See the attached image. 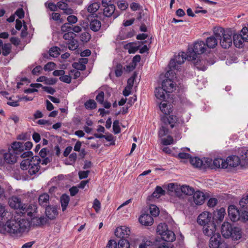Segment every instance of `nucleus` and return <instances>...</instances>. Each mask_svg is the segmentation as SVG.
<instances>
[{"instance_id":"nucleus-1","label":"nucleus","mask_w":248,"mask_h":248,"mask_svg":"<svg viewBox=\"0 0 248 248\" xmlns=\"http://www.w3.org/2000/svg\"><path fill=\"white\" fill-rule=\"evenodd\" d=\"M30 227V221L21 217L8 220L3 228L11 235H21Z\"/></svg>"},{"instance_id":"nucleus-2","label":"nucleus","mask_w":248,"mask_h":248,"mask_svg":"<svg viewBox=\"0 0 248 248\" xmlns=\"http://www.w3.org/2000/svg\"><path fill=\"white\" fill-rule=\"evenodd\" d=\"M213 33L216 37L219 40L221 47L224 49L229 48L232 45V32L230 30H225L220 27L214 28Z\"/></svg>"},{"instance_id":"nucleus-3","label":"nucleus","mask_w":248,"mask_h":248,"mask_svg":"<svg viewBox=\"0 0 248 248\" xmlns=\"http://www.w3.org/2000/svg\"><path fill=\"white\" fill-rule=\"evenodd\" d=\"M41 159L40 157L35 155L31 157V160L26 159L23 160L20 164V167L23 170H28V172L31 175L36 174L40 169Z\"/></svg>"},{"instance_id":"nucleus-4","label":"nucleus","mask_w":248,"mask_h":248,"mask_svg":"<svg viewBox=\"0 0 248 248\" xmlns=\"http://www.w3.org/2000/svg\"><path fill=\"white\" fill-rule=\"evenodd\" d=\"M221 233L225 238L231 237L234 240H238L242 236L241 229L237 227H232V225L228 222H225L222 225Z\"/></svg>"},{"instance_id":"nucleus-5","label":"nucleus","mask_w":248,"mask_h":248,"mask_svg":"<svg viewBox=\"0 0 248 248\" xmlns=\"http://www.w3.org/2000/svg\"><path fill=\"white\" fill-rule=\"evenodd\" d=\"M206 50V46L204 41L198 40L187 49L188 58L191 61H196L198 55L203 54Z\"/></svg>"},{"instance_id":"nucleus-6","label":"nucleus","mask_w":248,"mask_h":248,"mask_svg":"<svg viewBox=\"0 0 248 248\" xmlns=\"http://www.w3.org/2000/svg\"><path fill=\"white\" fill-rule=\"evenodd\" d=\"M156 232L164 241L171 242L176 239L174 233L168 229L167 225L165 223L159 224L157 227Z\"/></svg>"},{"instance_id":"nucleus-7","label":"nucleus","mask_w":248,"mask_h":248,"mask_svg":"<svg viewBox=\"0 0 248 248\" xmlns=\"http://www.w3.org/2000/svg\"><path fill=\"white\" fill-rule=\"evenodd\" d=\"M165 77L166 78L162 81V86L170 93L175 89L174 79L176 78V74L172 70H169Z\"/></svg>"},{"instance_id":"nucleus-8","label":"nucleus","mask_w":248,"mask_h":248,"mask_svg":"<svg viewBox=\"0 0 248 248\" xmlns=\"http://www.w3.org/2000/svg\"><path fill=\"white\" fill-rule=\"evenodd\" d=\"M102 5L104 7L103 15L106 17L112 16L113 18L117 17L119 13L115 12V6L111 3L110 0H102Z\"/></svg>"},{"instance_id":"nucleus-9","label":"nucleus","mask_w":248,"mask_h":248,"mask_svg":"<svg viewBox=\"0 0 248 248\" xmlns=\"http://www.w3.org/2000/svg\"><path fill=\"white\" fill-rule=\"evenodd\" d=\"M209 246L210 248H228L227 244L222 240L221 236L218 233L211 236Z\"/></svg>"},{"instance_id":"nucleus-10","label":"nucleus","mask_w":248,"mask_h":248,"mask_svg":"<svg viewBox=\"0 0 248 248\" xmlns=\"http://www.w3.org/2000/svg\"><path fill=\"white\" fill-rule=\"evenodd\" d=\"M212 214L208 212L205 211L199 215L197 218V222L202 226H204L210 223L214 222V221L212 220Z\"/></svg>"},{"instance_id":"nucleus-11","label":"nucleus","mask_w":248,"mask_h":248,"mask_svg":"<svg viewBox=\"0 0 248 248\" xmlns=\"http://www.w3.org/2000/svg\"><path fill=\"white\" fill-rule=\"evenodd\" d=\"M130 229L126 226H122L116 228L115 231V235L116 237L121 239H127L130 236Z\"/></svg>"},{"instance_id":"nucleus-12","label":"nucleus","mask_w":248,"mask_h":248,"mask_svg":"<svg viewBox=\"0 0 248 248\" xmlns=\"http://www.w3.org/2000/svg\"><path fill=\"white\" fill-rule=\"evenodd\" d=\"M9 204L11 208L19 210L20 212L25 205L22 202L21 199L17 196H12L9 199Z\"/></svg>"},{"instance_id":"nucleus-13","label":"nucleus","mask_w":248,"mask_h":248,"mask_svg":"<svg viewBox=\"0 0 248 248\" xmlns=\"http://www.w3.org/2000/svg\"><path fill=\"white\" fill-rule=\"evenodd\" d=\"M37 212V206L34 204H31L27 205L25 204L23 208H22L21 213L23 215L27 214V216L31 218L35 216Z\"/></svg>"},{"instance_id":"nucleus-14","label":"nucleus","mask_w":248,"mask_h":248,"mask_svg":"<svg viewBox=\"0 0 248 248\" xmlns=\"http://www.w3.org/2000/svg\"><path fill=\"white\" fill-rule=\"evenodd\" d=\"M228 212V216L232 221L235 222L240 219V212L234 205H230Z\"/></svg>"},{"instance_id":"nucleus-15","label":"nucleus","mask_w":248,"mask_h":248,"mask_svg":"<svg viewBox=\"0 0 248 248\" xmlns=\"http://www.w3.org/2000/svg\"><path fill=\"white\" fill-rule=\"evenodd\" d=\"M155 97L162 101H166L167 99L170 97V94L162 86V87L156 88L155 91Z\"/></svg>"},{"instance_id":"nucleus-16","label":"nucleus","mask_w":248,"mask_h":248,"mask_svg":"<svg viewBox=\"0 0 248 248\" xmlns=\"http://www.w3.org/2000/svg\"><path fill=\"white\" fill-rule=\"evenodd\" d=\"M23 148V142L14 141L12 143L11 147L9 148L8 149L17 157H19L20 155L24 152Z\"/></svg>"},{"instance_id":"nucleus-17","label":"nucleus","mask_w":248,"mask_h":248,"mask_svg":"<svg viewBox=\"0 0 248 248\" xmlns=\"http://www.w3.org/2000/svg\"><path fill=\"white\" fill-rule=\"evenodd\" d=\"M87 19L90 21V28L91 30L96 32L100 30L101 23L99 20L90 15L88 16Z\"/></svg>"},{"instance_id":"nucleus-18","label":"nucleus","mask_w":248,"mask_h":248,"mask_svg":"<svg viewBox=\"0 0 248 248\" xmlns=\"http://www.w3.org/2000/svg\"><path fill=\"white\" fill-rule=\"evenodd\" d=\"M216 231V225L214 222L203 226V232L208 236H212L214 234H216L217 233H215Z\"/></svg>"},{"instance_id":"nucleus-19","label":"nucleus","mask_w":248,"mask_h":248,"mask_svg":"<svg viewBox=\"0 0 248 248\" xmlns=\"http://www.w3.org/2000/svg\"><path fill=\"white\" fill-rule=\"evenodd\" d=\"M161 120L162 123H165L167 125L170 124L171 128L176 126V124L178 121L176 116L173 115H170L169 117L166 115L162 117Z\"/></svg>"},{"instance_id":"nucleus-20","label":"nucleus","mask_w":248,"mask_h":248,"mask_svg":"<svg viewBox=\"0 0 248 248\" xmlns=\"http://www.w3.org/2000/svg\"><path fill=\"white\" fill-rule=\"evenodd\" d=\"M193 195V202L196 205H202L203 203L205 200V196L203 192L197 191L194 192Z\"/></svg>"},{"instance_id":"nucleus-21","label":"nucleus","mask_w":248,"mask_h":248,"mask_svg":"<svg viewBox=\"0 0 248 248\" xmlns=\"http://www.w3.org/2000/svg\"><path fill=\"white\" fill-rule=\"evenodd\" d=\"M140 222L145 226H150L153 223V217L149 214H143L139 217Z\"/></svg>"},{"instance_id":"nucleus-22","label":"nucleus","mask_w":248,"mask_h":248,"mask_svg":"<svg viewBox=\"0 0 248 248\" xmlns=\"http://www.w3.org/2000/svg\"><path fill=\"white\" fill-rule=\"evenodd\" d=\"M212 162L213 169H225L227 167V161L221 158H216L213 161L212 160Z\"/></svg>"},{"instance_id":"nucleus-23","label":"nucleus","mask_w":248,"mask_h":248,"mask_svg":"<svg viewBox=\"0 0 248 248\" xmlns=\"http://www.w3.org/2000/svg\"><path fill=\"white\" fill-rule=\"evenodd\" d=\"M241 159V158H239L237 155L230 156L226 160L227 161V166L229 165L231 167H236L240 164Z\"/></svg>"},{"instance_id":"nucleus-24","label":"nucleus","mask_w":248,"mask_h":248,"mask_svg":"<svg viewBox=\"0 0 248 248\" xmlns=\"http://www.w3.org/2000/svg\"><path fill=\"white\" fill-rule=\"evenodd\" d=\"M46 215L50 219H54L58 215L57 209L55 206H47L46 207Z\"/></svg>"},{"instance_id":"nucleus-25","label":"nucleus","mask_w":248,"mask_h":248,"mask_svg":"<svg viewBox=\"0 0 248 248\" xmlns=\"http://www.w3.org/2000/svg\"><path fill=\"white\" fill-rule=\"evenodd\" d=\"M18 157H17L15 154L10 152V150L8 149V152L5 153L4 154V158L7 163L8 164H14L15 163Z\"/></svg>"},{"instance_id":"nucleus-26","label":"nucleus","mask_w":248,"mask_h":248,"mask_svg":"<svg viewBox=\"0 0 248 248\" xmlns=\"http://www.w3.org/2000/svg\"><path fill=\"white\" fill-rule=\"evenodd\" d=\"M49 196L47 193H43L38 197V202L42 207H47L49 203Z\"/></svg>"},{"instance_id":"nucleus-27","label":"nucleus","mask_w":248,"mask_h":248,"mask_svg":"<svg viewBox=\"0 0 248 248\" xmlns=\"http://www.w3.org/2000/svg\"><path fill=\"white\" fill-rule=\"evenodd\" d=\"M217 40L214 34L208 37L206 39L205 45L209 48H214L217 45Z\"/></svg>"},{"instance_id":"nucleus-28","label":"nucleus","mask_w":248,"mask_h":248,"mask_svg":"<svg viewBox=\"0 0 248 248\" xmlns=\"http://www.w3.org/2000/svg\"><path fill=\"white\" fill-rule=\"evenodd\" d=\"M233 41L234 46L238 48H242L243 46L244 42H246L241 35L238 34H234Z\"/></svg>"},{"instance_id":"nucleus-29","label":"nucleus","mask_w":248,"mask_h":248,"mask_svg":"<svg viewBox=\"0 0 248 248\" xmlns=\"http://www.w3.org/2000/svg\"><path fill=\"white\" fill-rule=\"evenodd\" d=\"M165 194V191L161 186H157L152 195L148 197V200H150L152 198H158L161 196L164 195Z\"/></svg>"},{"instance_id":"nucleus-30","label":"nucleus","mask_w":248,"mask_h":248,"mask_svg":"<svg viewBox=\"0 0 248 248\" xmlns=\"http://www.w3.org/2000/svg\"><path fill=\"white\" fill-rule=\"evenodd\" d=\"M174 58L178 64H182L186 59L190 61L189 58H188V54L187 52L186 53L184 52H181L178 55L175 56Z\"/></svg>"},{"instance_id":"nucleus-31","label":"nucleus","mask_w":248,"mask_h":248,"mask_svg":"<svg viewBox=\"0 0 248 248\" xmlns=\"http://www.w3.org/2000/svg\"><path fill=\"white\" fill-rule=\"evenodd\" d=\"M166 101H163L161 102L159 105V108L160 110L165 115L170 114L172 112V109L170 107V104H168L166 103Z\"/></svg>"},{"instance_id":"nucleus-32","label":"nucleus","mask_w":248,"mask_h":248,"mask_svg":"<svg viewBox=\"0 0 248 248\" xmlns=\"http://www.w3.org/2000/svg\"><path fill=\"white\" fill-rule=\"evenodd\" d=\"M61 203L62 208V211H64L69 203L70 198L68 195L64 194L61 197Z\"/></svg>"},{"instance_id":"nucleus-33","label":"nucleus","mask_w":248,"mask_h":248,"mask_svg":"<svg viewBox=\"0 0 248 248\" xmlns=\"http://www.w3.org/2000/svg\"><path fill=\"white\" fill-rule=\"evenodd\" d=\"M202 164L201 166V169L206 170L210 169L213 170V162L212 159L210 158H204L203 160H202Z\"/></svg>"},{"instance_id":"nucleus-34","label":"nucleus","mask_w":248,"mask_h":248,"mask_svg":"<svg viewBox=\"0 0 248 248\" xmlns=\"http://www.w3.org/2000/svg\"><path fill=\"white\" fill-rule=\"evenodd\" d=\"M168 125L162 123L161 126L158 131V136L160 138L166 136L169 133Z\"/></svg>"},{"instance_id":"nucleus-35","label":"nucleus","mask_w":248,"mask_h":248,"mask_svg":"<svg viewBox=\"0 0 248 248\" xmlns=\"http://www.w3.org/2000/svg\"><path fill=\"white\" fill-rule=\"evenodd\" d=\"M31 220L33 225L36 226H41L46 222L45 218L42 217H38L34 216L31 218Z\"/></svg>"},{"instance_id":"nucleus-36","label":"nucleus","mask_w":248,"mask_h":248,"mask_svg":"<svg viewBox=\"0 0 248 248\" xmlns=\"http://www.w3.org/2000/svg\"><path fill=\"white\" fill-rule=\"evenodd\" d=\"M194 192L193 188L188 186H181V194L184 193L187 195H192Z\"/></svg>"},{"instance_id":"nucleus-37","label":"nucleus","mask_w":248,"mask_h":248,"mask_svg":"<svg viewBox=\"0 0 248 248\" xmlns=\"http://www.w3.org/2000/svg\"><path fill=\"white\" fill-rule=\"evenodd\" d=\"M190 162L194 167L199 168L200 169L202 164V160L198 157H195L193 158L191 157L190 159Z\"/></svg>"},{"instance_id":"nucleus-38","label":"nucleus","mask_w":248,"mask_h":248,"mask_svg":"<svg viewBox=\"0 0 248 248\" xmlns=\"http://www.w3.org/2000/svg\"><path fill=\"white\" fill-rule=\"evenodd\" d=\"M195 66L199 70L205 71L207 66L205 65V61L204 60H197L194 62Z\"/></svg>"},{"instance_id":"nucleus-39","label":"nucleus","mask_w":248,"mask_h":248,"mask_svg":"<svg viewBox=\"0 0 248 248\" xmlns=\"http://www.w3.org/2000/svg\"><path fill=\"white\" fill-rule=\"evenodd\" d=\"M99 7L100 4L99 3L94 2L89 5L87 10L89 13L93 15L99 9Z\"/></svg>"},{"instance_id":"nucleus-40","label":"nucleus","mask_w":248,"mask_h":248,"mask_svg":"<svg viewBox=\"0 0 248 248\" xmlns=\"http://www.w3.org/2000/svg\"><path fill=\"white\" fill-rule=\"evenodd\" d=\"M60 49L57 46H53L51 47L49 50V54L50 56L53 58H57L60 55Z\"/></svg>"},{"instance_id":"nucleus-41","label":"nucleus","mask_w":248,"mask_h":248,"mask_svg":"<svg viewBox=\"0 0 248 248\" xmlns=\"http://www.w3.org/2000/svg\"><path fill=\"white\" fill-rule=\"evenodd\" d=\"M225 214V210L224 208H221L217 213V215L216 216V218L214 217V219H217L219 222H221L224 217Z\"/></svg>"},{"instance_id":"nucleus-42","label":"nucleus","mask_w":248,"mask_h":248,"mask_svg":"<svg viewBox=\"0 0 248 248\" xmlns=\"http://www.w3.org/2000/svg\"><path fill=\"white\" fill-rule=\"evenodd\" d=\"M118 248H129V241L125 239H120L118 243Z\"/></svg>"},{"instance_id":"nucleus-43","label":"nucleus","mask_w":248,"mask_h":248,"mask_svg":"<svg viewBox=\"0 0 248 248\" xmlns=\"http://www.w3.org/2000/svg\"><path fill=\"white\" fill-rule=\"evenodd\" d=\"M153 243L149 239L144 238L142 239L141 243L139 245V248H147L148 247L152 246Z\"/></svg>"},{"instance_id":"nucleus-44","label":"nucleus","mask_w":248,"mask_h":248,"mask_svg":"<svg viewBox=\"0 0 248 248\" xmlns=\"http://www.w3.org/2000/svg\"><path fill=\"white\" fill-rule=\"evenodd\" d=\"M77 155L76 153H72L69 156V160L65 161V164L67 165H73L77 160Z\"/></svg>"},{"instance_id":"nucleus-45","label":"nucleus","mask_w":248,"mask_h":248,"mask_svg":"<svg viewBox=\"0 0 248 248\" xmlns=\"http://www.w3.org/2000/svg\"><path fill=\"white\" fill-rule=\"evenodd\" d=\"M240 152L241 159L248 161V149L247 148L244 147L241 148Z\"/></svg>"},{"instance_id":"nucleus-46","label":"nucleus","mask_w":248,"mask_h":248,"mask_svg":"<svg viewBox=\"0 0 248 248\" xmlns=\"http://www.w3.org/2000/svg\"><path fill=\"white\" fill-rule=\"evenodd\" d=\"M150 212L151 216L154 217H157L159 213L158 208L154 204H151L150 206Z\"/></svg>"},{"instance_id":"nucleus-47","label":"nucleus","mask_w":248,"mask_h":248,"mask_svg":"<svg viewBox=\"0 0 248 248\" xmlns=\"http://www.w3.org/2000/svg\"><path fill=\"white\" fill-rule=\"evenodd\" d=\"M179 65L177 64L174 58L171 59L169 64V70H172L173 72H174V70H178Z\"/></svg>"},{"instance_id":"nucleus-48","label":"nucleus","mask_w":248,"mask_h":248,"mask_svg":"<svg viewBox=\"0 0 248 248\" xmlns=\"http://www.w3.org/2000/svg\"><path fill=\"white\" fill-rule=\"evenodd\" d=\"M85 107L87 109H93L96 107V103L94 100L89 99L85 103Z\"/></svg>"},{"instance_id":"nucleus-49","label":"nucleus","mask_w":248,"mask_h":248,"mask_svg":"<svg viewBox=\"0 0 248 248\" xmlns=\"http://www.w3.org/2000/svg\"><path fill=\"white\" fill-rule=\"evenodd\" d=\"M2 55L6 56L9 55L11 52V45L10 44H5L2 46Z\"/></svg>"},{"instance_id":"nucleus-50","label":"nucleus","mask_w":248,"mask_h":248,"mask_svg":"<svg viewBox=\"0 0 248 248\" xmlns=\"http://www.w3.org/2000/svg\"><path fill=\"white\" fill-rule=\"evenodd\" d=\"M66 43L67 45L68 48L72 50H74L76 49L78 47V45L77 43V42L75 41L74 39L68 42H66Z\"/></svg>"},{"instance_id":"nucleus-51","label":"nucleus","mask_w":248,"mask_h":248,"mask_svg":"<svg viewBox=\"0 0 248 248\" xmlns=\"http://www.w3.org/2000/svg\"><path fill=\"white\" fill-rule=\"evenodd\" d=\"M91 35L87 32H83L80 35V40L84 42H88L91 39Z\"/></svg>"},{"instance_id":"nucleus-52","label":"nucleus","mask_w":248,"mask_h":248,"mask_svg":"<svg viewBox=\"0 0 248 248\" xmlns=\"http://www.w3.org/2000/svg\"><path fill=\"white\" fill-rule=\"evenodd\" d=\"M56 66V64L53 62H49L44 67V69L46 71H50L53 70Z\"/></svg>"},{"instance_id":"nucleus-53","label":"nucleus","mask_w":248,"mask_h":248,"mask_svg":"<svg viewBox=\"0 0 248 248\" xmlns=\"http://www.w3.org/2000/svg\"><path fill=\"white\" fill-rule=\"evenodd\" d=\"M113 129L115 134H118L121 132V128L119 126V122L118 120H115L113 124Z\"/></svg>"},{"instance_id":"nucleus-54","label":"nucleus","mask_w":248,"mask_h":248,"mask_svg":"<svg viewBox=\"0 0 248 248\" xmlns=\"http://www.w3.org/2000/svg\"><path fill=\"white\" fill-rule=\"evenodd\" d=\"M72 26L69 24V23H64L61 27V31L62 32H72Z\"/></svg>"},{"instance_id":"nucleus-55","label":"nucleus","mask_w":248,"mask_h":248,"mask_svg":"<svg viewBox=\"0 0 248 248\" xmlns=\"http://www.w3.org/2000/svg\"><path fill=\"white\" fill-rule=\"evenodd\" d=\"M173 139L172 137L168 136L167 138L162 140L161 143L164 145H170L173 143Z\"/></svg>"},{"instance_id":"nucleus-56","label":"nucleus","mask_w":248,"mask_h":248,"mask_svg":"<svg viewBox=\"0 0 248 248\" xmlns=\"http://www.w3.org/2000/svg\"><path fill=\"white\" fill-rule=\"evenodd\" d=\"M73 68L76 70L83 71L86 69V65L81 64L80 62H74L72 64Z\"/></svg>"},{"instance_id":"nucleus-57","label":"nucleus","mask_w":248,"mask_h":248,"mask_svg":"<svg viewBox=\"0 0 248 248\" xmlns=\"http://www.w3.org/2000/svg\"><path fill=\"white\" fill-rule=\"evenodd\" d=\"M248 204V194L244 196L240 200L239 202V205L242 208L245 207L247 204Z\"/></svg>"},{"instance_id":"nucleus-58","label":"nucleus","mask_w":248,"mask_h":248,"mask_svg":"<svg viewBox=\"0 0 248 248\" xmlns=\"http://www.w3.org/2000/svg\"><path fill=\"white\" fill-rule=\"evenodd\" d=\"M239 34L242 35L244 41L248 42V28L246 27L243 28L241 31V33Z\"/></svg>"},{"instance_id":"nucleus-59","label":"nucleus","mask_w":248,"mask_h":248,"mask_svg":"<svg viewBox=\"0 0 248 248\" xmlns=\"http://www.w3.org/2000/svg\"><path fill=\"white\" fill-rule=\"evenodd\" d=\"M74 34L73 32H66L63 34V38L67 41L66 42H68L74 39Z\"/></svg>"},{"instance_id":"nucleus-60","label":"nucleus","mask_w":248,"mask_h":248,"mask_svg":"<svg viewBox=\"0 0 248 248\" xmlns=\"http://www.w3.org/2000/svg\"><path fill=\"white\" fill-rule=\"evenodd\" d=\"M171 194L179 198L181 197L182 196V194H181V186L177 185V187L175 188V190Z\"/></svg>"},{"instance_id":"nucleus-61","label":"nucleus","mask_w":248,"mask_h":248,"mask_svg":"<svg viewBox=\"0 0 248 248\" xmlns=\"http://www.w3.org/2000/svg\"><path fill=\"white\" fill-rule=\"evenodd\" d=\"M59 79L64 83H70L71 82V77L69 75H64L61 76Z\"/></svg>"},{"instance_id":"nucleus-62","label":"nucleus","mask_w":248,"mask_h":248,"mask_svg":"<svg viewBox=\"0 0 248 248\" xmlns=\"http://www.w3.org/2000/svg\"><path fill=\"white\" fill-rule=\"evenodd\" d=\"M96 100L100 104H103L104 99V93L103 92H100L96 96Z\"/></svg>"},{"instance_id":"nucleus-63","label":"nucleus","mask_w":248,"mask_h":248,"mask_svg":"<svg viewBox=\"0 0 248 248\" xmlns=\"http://www.w3.org/2000/svg\"><path fill=\"white\" fill-rule=\"evenodd\" d=\"M140 49V46H137L133 44H130L128 48V52L129 53H135Z\"/></svg>"},{"instance_id":"nucleus-64","label":"nucleus","mask_w":248,"mask_h":248,"mask_svg":"<svg viewBox=\"0 0 248 248\" xmlns=\"http://www.w3.org/2000/svg\"><path fill=\"white\" fill-rule=\"evenodd\" d=\"M93 207L96 212H98L100 210L101 204L97 199L94 200Z\"/></svg>"}]
</instances>
